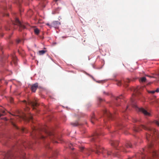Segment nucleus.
<instances>
[{
  "instance_id": "nucleus-1",
  "label": "nucleus",
  "mask_w": 159,
  "mask_h": 159,
  "mask_svg": "<svg viewBox=\"0 0 159 159\" xmlns=\"http://www.w3.org/2000/svg\"><path fill=\"white\" fill-rule=\"evenodd\" d=\"M142 129L148 130L149 131V133L146 135V138L148 140H149L150 137H152V135L150 134V133H151V134H152L153 135L156 132V130L155 129L148 127L143 125H141L139 127L135 128L134 129V130L136 132H138L141 130Z\"/></svg>"
},
{
  "instance_id": "nucleus-2",
  "label": "nucleus",
  "mask_w": 159,
  "mask_h": 159,
  "mask_svg": "<svg viewBox=\"0 0 159 159\" xmlns=\"http://www.w3.org/2000/svg\"><path fill=\"white\" fill-rule=\"evenodd\" d=\"M95 148L96 149L95 152L96 153H98V152L103 153H107L108 156L110 155L111 154H112L114 156H117V155H115V154L112 153L111 151H108L107 150H104L102 147L99 146V145H95Z\"/></svg>"
},
{
  "instance_id": "nucleus-3",
  "label": "nucleus",
  "mask_w": 159,
  "mask_h": 159,
  "mask_svg": "<svg viewBox=\"0 0 159 159\" xmlns=\"http://www.w3.org/2000/svg\"><path fill=\"white\" fill-rule=\"evenodd\" d=\"M33 131L31 133V135L32 137L34 138L35 136L36 137L40 138L42 139H44L45 137L43 135H42L40 133V130L39 129L38 130H37V129L35 127H34L33 128Z\"/></svg>"
},
{
  "instance_id": "nucleus-4",
  "label": "nucleus",
  "mask_w": 159,
  "mask_h": 159,
  "mask_svg": "<svg viewBox=\"0 0 159 159\" xmlns=\"http://www.w3.org/2000/svg\"><path fill=\"white\" fill-rule=\"evenodd\" d=\"M131 102L132 106L134 107L137 108L138 109V111L142 112L145 116H150V113L148 112L146 110L142 108H139L137 107V106L134 104V100L133 99H131Z\"/></svg>"
},
{
  "instance_id": "nucleus-5",
  "label": "nucleus",
  "mask_w": 159,
  "mask_h": 159,
  "mask_svg": "<svg viewBox=\"0 0 159 159\" xmlns=\"http://www.w3.org/2000/svg\"><path fill=\"white\" fill-rule=\"evenodd\" d=\"M23 102L26 104H28V105H30L33 108V110H35L37 111V110L36 109V107L38 106L39 104L36 101L34 102L29 100L28 101V102H27L25 100H24Z\"/></svg>"
},
{
  "instance_id": "nucleus-6",
  "label": "nucleus",
  "mask_w": 159,
  "mask_h": 159,
  "mask_svg": "<svg viewBox=\"0 0 159 159\" xmlns=\"http://www.w3.org/2000/svg\"><path fill=\"white\" fill-rule=\"evenodd\" d=\"M12 23L14 25H16L19 27V30L21 31L23 29L25 28V26L20 22L18 18H16L15 21L12 22Z\"/></svg>"
},
{
  "instance_id": "nucleus-7",
  "label": "nucleus",
  "mask_w": 159,
  "mask_h": 159,
  "mask_svg": "<svg viewBox=\"0 0 159 159\" xmlns=\"http://www.w3.org/2000/svg\"><path fill=\"white\" fill-rule=\"evenodd\" d=\"M43 131L44 133L47 135L49 136L50 139H53L54 136V134L52 132H51L50 131L47 130L46 129H44Z\"/></svg>"
},
{
  "instance_id": "nucleus-8",
  "label": "nucleus",
  "mask_w": 159,
  "mask_h": 159,
  "mask_svg": "<svg viewBox=\"0 0 159 159\" xmlns=\"http://www.w3.org/2000/svg\"><path fill=\"white\" fill-rule=\"evenodd\" d=\"M103 112L105 116H106L107 117L111 119L112 118L113 115L108 111L107 109H105L104 110Z\"/></svg>"
},
{
  "instance_id": "nucleus-9",
  "label": "nucleus",
  "mask_w": 159,
  "mask_h": 159,
  "mask_svg": "<svg viewBox=\"0 0 159 159\" xmlns=\"http://www.w3.org/2000/svg\"><path fill=\"white\" fill-rule=\"evenodd\" d=\"M21 118L23 120L28 121L32 120L33 119V116L31 114L29 116H27L26 115L24 114L21 116Z\"/></svg>"
},
{
  "instance_id": "nucleus-10",
  "label": "nucleus",
  "mask_w": 159,
  "mask_h": 159,
  "mask_svg": "<svg viewBox=\"0 0 159 159\" xmlns=\"http://www.w3.org/2000/svg\"><path fill=\"white\" fill-rule=\"evenodd\" d=\"M10 57L12 59V61L13 62V63L15 64V65H16L17 64V58L16 56V55L14 54V53H13L11 54Z\"/></svg>"
},
{
  "instance_id": "nucleus-11",
  "label": "nucleus",
  "mask_w": 159,
  "mask_h": 159,
  "mask_svg": "<svg viewBox=\"0 0 159 159\" xmlns=\"http://www.w3.org/2000/svg\"><path fill=\"white\" fill-rule=\"evenodd\" d=\"M38 84L37 83H36L33 85H32L31 87V90L33 92H35L36 90L38 88Z\"/></svg>"
},
{
  "instance_id": "nucleus-12",
  "label": "nucleus",
  "mask_w": 159,
  "mask_h": 159,
  "mask_svg": "<svg viewBox=\"0 0 159 159\" xmlns=\"http://www.w3.org/2000/svg\"><path fill=\"white\" fill-rule=\"evenodd\" d=\"M99 137V134L97 133H94L91 137V139L92 141H94L95 139H97Z\"/></svg>"
},
{
  "instance_id": "nucleus-13",
  "label": "nucleus",
  "mask_w": 159,
  "mask_h": 159,
  "mask_svg": "<svg viewBox=\"0 0 159 159\" xmlns=\"http://www.w3.org/2000/svg\"><path fill=\"white\" fill-rule=\"evenodd\" d=\"M40 2L39 5L42 7L43 8H44L45 7L46 4L47 3L46 0H40Z\"/></svg>"
},
{
  "instance_id": "nucleus-14",
  "label": "nucleus",
  "mask_w": 159,
  "mask_h": 159,
  "mask_svg": "<svg viewBox=\"0 0 159 159\" xmlns=\"http://www.w3.org/2000/svg\"><path fill=\"white\" fill-rule=\"evenodd\" d=\"M59 24H60L58 21H55L53 22L52 23L51 26L56 28L58 27Z\"/></svg>"
},
{
  "instance_id": "nucleus-15",
  "label": "nucleus",
  "mask_w": 159,
  "mask_h": 159,
  "mask_svg": "<svg viewBox=\"0 0 159 159\" xmlns=\"http://www.w3.org/2000/svg\"><path fill=\"white\" fill-rule=\"evenodd\" d=\"M111 144L112 146H114L116 148V147L118 145V141H111Z\"/></svg>"
},
{
  "instance_id": "nucleus-16",
  "label": "nucleus",
  "mask_w": 159,
  "mask_h": 159,
  "mask_svg": "<svg viewBox=\"0 0 159 159\" xmlns=\"http://www.w3.org/2000/svg\"><path fill=\"white\" fill-rule=\"evenodd\" d=\"M47 52L46 50H40L38 52V54L39 55H42L44 54Z\"/></svg>"
},
{
  "instance_id": "nucleus-17",
  "label": "nucleus",
  "mask_w": 159,
  "mask_h": 159,
  "mask_svg": "<svg viewBox=\"0 0 159 159\" xmlns=\"http://www.w3.org/2000/svg\"><path fill=\"white\" fill-rule=\"evenodd\" d=\"M146 79L145 77H143L141 78L140 80L139 81L141 83H144L146 81Z\"/></svg>"
},
{
  "instance_id": "nucleus-18",
  "label": "nucleus",
  "mask_w": 159,
  "mask_h": 159,
  "mask_svg": "<svg viewBox=\"0 0 159 159\" xmlns=\"http://www.w3.org/2000/svg\"><path fill=\"white\" fill-rule=\"evenodd\" d=\"M134 91L135 93L134 94V95L137 96V95L139 93V92L138 88H137L136 89H135Z\"/></svg>"
},
{
  "instance_id": "nucleus-19",
  "label": "nucleus",
  "mask_w": 159,
  "mask_h": 159,
  "mask_svg": "<svg viewBox=\"0 0 159 159\" xmlns=\"http://www.w3.org/2000/svg\"><path fill=\"white\" fill-rule=\"evenodd\" d=\"M34 32L36 34L38 35L39 33V30L38 28H35L34 29Z\"/></svg>"
},
{
  "instance_id": "nucleus-20",
  "label": "nucleus",
  "mask_w": 159,
  "mask_h": 159,
  "mask_svg": "<svg viewBox=\"0 0 159 159\" xmlns=\"http://www.w3.org/2000/svg\"><path fill=\"white\" fill-rule=\"evenodd\" d=\"M130 80L128 79H126L125 80V86L126 87H127L128 86V85L127 84V83H129L130 82Z\"/></svg>"
},
{
  "instance_id": "nucleus-21",
  "label": "nucleus",
  "mask_w": 159,
  "mask_h": 159,
  "mask_svg": "<svg viewBox=\"0 0 159 159\" xmlns=\"http://www.w3.org/2000/svg\"><path fill=\"white\" fill-rule=\"evenodd\" d=\"M6 114V112L5 111L2 110V113H0V117L2 116L5 115Z\"/></svg>"
},
{
  "instance_id": "nucleus-22",
  "label": "nucleus",
  "mask_w": 159,
  "mask_h": 159,
  "mask_svg": "<svg viewBox=\"0 0 159 159\" xmlns=\"http://www.w3.org/2000/svg\"><path fill=\"white\" fill-rule=\"evenodd\" d=\"M71 124L73 126H76L78 125V123L76 122L74 123H71Z\"/></svg>"
},
{
  "instance_id": "nucleus-23",
  "label": "nucleus",
  "mask_w": 159,
  "mask_h": 159,
  "mask_svg": "<svg viewBox=\"0 0 159 159\" xmlns=\"http://www.w3.org/2000/svg\"><path fill=\"white\" fill-rule=\"evenodd\" d=\"M126 146L127 148H131L132 147V145L130 143H127L126 145Z\"/></svg>"
},
{
  "instance_id": "nucleus-24",
  "label": "nucleus",
  "mask_w": 159,
  "mask_h": 159,
  "mask_svg": "<svg viewBox=\"0 0 159 159\" xmlns=\"http://www.w3.org/2000/svg\"><path fill=\"white\" fill-rule=\"evenodd\" d=\"M116 84L118 86H120L121 84V82L120 81H116Z\"/></svg>"
},
{
  "instance_id": "nucleus-25",
  "label": "nucleus",
  "mask_w": 159,
  "mask_h": 159,
  "mask_svg": "<svg viewBox=\"0 0 159 159\" xmlns=\"http://www.w3.org/2000/svg\"><path fill=\"white\" fill-rule=\"evenodd\" d=\"M60 9L59 8H57L55 10V12L54 13H59V11L60 10Z\"/></svg>"
},
{
  "instance_id": "nucleus-26",
  "label": "nucleus",
  "mask_w": 159,
  "mask_h": 159,
  "mask_svg": "<svg viewBox=\"0 0 159 159\" xmlns=\"http://www.w3.org/2000/svg\"><path fill=\"white\" fill-rule=\"evenodd\" d=\"M20 130L22 132H26V129H25L24 128H22L21 129H20Z\"/></svg>"
},
{
  "instance_id": "nucleus-27",
  "label": "nucleus",
  "mask_w": 159,
  "mask_h": 159,
  "mask_svg": "<svg viewBox=\"0 0 159 159\" xmlns=\"http://www.w3.org/2000/svg\"><path fill=\"white\" fill-rule=\"evenodd\" d=\"M123 98V96L122 95H120L119 97H116V99L117 100H118L119 99L122 98Z\"/></svg>"
},
{
  "instance_id": "nucleus-28",
  "label": "nucleus",
  "mask_w": 159,
  "mask_h": 159,
  "mask_svg": "<svg viewBox=\"0 0 159 159\" xmlns=\"http://www.w3.org/2000/svg\"><path fill=\"white\" fill-rule=\"evenodd\" d=\"M148 92L149 93H152V94H154L155 93V91L154 90L153 91H148Z\"/></svg>"
},
{
  "instance_id": "nucleus-29",
  "label": "nucleus",
  "mask_w": 159,
  "mask_h": 159,
  "mask_svg": "<svg viewBox=\"0 0 159 159\" xmlns=\"http://www.w3.org/2000/svg\"><path fill=\"white\" fill-rule=\"evenodd\" d=\"M12 124L13 125V126L15 127L16 129H19V128L16 125L13 123H12Z\"/></svg>"
},
{
  "instance_id": "nucleus-30",
  "label": "nucleus",
  "mask_w": 159,
  "mask_h": 159,
  "mask_svg": "<svg viewBox=\"0 0 159 159\" xmlns=\"http://www.w3.org/2000/svg\"><path fill=\"white\" fill-rule=\"evenodd\" d=\"M154 123L159 126V122L157 120H155L154 121Z\"/></svg>"
},
{
  "instance_id": "nucleus-31",
  "label": "nucleus",
  "mask_w": 159,
  "mask_h": 159,
  "mask_svg": "<svg viewBox=\"0 0 159 159\" xmlns=\"http://www.w3.org/2000/svg\"><path fill=\"white\" fill-rule=\"evenodd\" d=\"M102 92L104 95H107L108 94V93L104 91H103Z\"/></svg>"
},
{
  "instance_id": "nucleus-32",
  "label": "nucleus",
  "mask_w": 159,
  "mask_h": 159,
  "mask_svg": "<svg viewBox=\"0 0 159 159\" xmlns=\"http://www.w3.org/2000/svg\"><path fill=\"white\" fill-rule=\"evenodd\" d=\"M98 99L99 102H101V101H102L103 100V99H102V98L100 97L98 98Z\"/></svg>"
},
{
  "instance_id": "nucleus-33",
  "label": "nucleus",
  "mask_w": 159,
  "mask_h": 159,
  "mask_svg": "<svg viewBox=\"0 0 159 159\" xmlns=\"http://www.w3.org/2000/svg\"><path fill=\"white\" fill-rule=\"evenodd\" d=\"M152 143H150L149 145V148H151L152 147Z\"/></svg>"
},
{
  "instance_id": "nucleus-34",
  "label": "nucleus",
  "mask_w": 159,
  "mask_h": 159,
  "mask_svg": "<svg viewBox=\"0 0 159 159\" xmlns=\"http://www.w3.org/2000/svg\"><path fill=\"white\" fill-rule=\"evenodd\" d=\"M157 153L156 152H153V156H157Z\"/></svg>"
},
{
  "instance_id": "nucleus-35",
  "label": "nucleus",
  "mask_w": 159,
  "mask_h": 159,
  "mask_svg": "<svg viewBox=\"0 0 159 159\" xmlns=\"http://www.w3.org/2000/svg\"><path fill=\"white\" fill-rule=\"evenodd\" d=\"M155 92H157V93L159 92V89L157 88V89L156 90H155Z\"/></svg>"
},
{
  "instance_id": "nucleus-36",
  "label": "nucleus",
  "mask_w": 159,
  "mask_h": 159,
  "mask_svg": "<svg viewBox=\"0 0 159 159\" xmlns=\"http://www.w3.org/2000/svg\"><path fill=\"white\" fill-rule=\"evenodd\" d=\"M13 101V99L12 98H10V101L11 103Z\"/></svg>"
},
{
  "instance_id": "nucleus-37",
  "label": "nucleus",
  "mask_w": 159,
  "mask_h": 159,
  "mask_svg": "<svg viewBox=\"0 0 159 159\" xmlns=\"http://www.w3.org/2000/svg\"><path fill=\"white\" fill-rule=\"evenodd\" d=\"M21 41V40L20 39H18L17 40V43H19Z\"/></svg>"
},
{
  "instance_id": "nucleus-38",
  "label": "nucleus",
  "mask_w": 159,
  "mask_h": 159,
  "mask_svg": "<svg viewBox=\"0 0 159 159\" xmlns=\"http://www.w3.org/2000/svg\"><path fill=\"white\" fill-rule=\"evenodd\" d=\"M157 78L159 80V73L158 74H157Z\"/></svg>"
},
{
  "instance_id": "nucleus-39",
  "label": "nucleus",
  "mask_w": 159,
  "mask_h": 159,
  "mask_svg": "<svg viewBox=\"0 0 159 159\" xmlns=\"http://www.w3.org/2000/svg\"><path fill=\"white\" fill-rule=\"evenodd\" d=\"M5 29H6V30H9L10 29L9 28H8V27H5Z\"/></svg>"
},
{
  "instance_id": "nucleus-40",
  "label": "nucleus",
  "mask_w": 159,
  "mask_h": 159,
  "mask_svg": "<svg viewBox=\"0 0 159 159\" xmlns=\"http://www.w3.org/2000/svg\"><path fill=\"white\" fill-rule=\"evenodd\" d=\"M138 120L136 119H134L133 120L134 122H136Z\"/></svg>"
},
{
  "instance_id": "nucleus-41",
  "label": "nucleus",
  "mask_w": 159,
  "mask_h": 159,
  "mask_svg": "<svg viewBox=\"0 0 159 159\" xmlns=\"http://www.w3.org/2000/svg\"><path fill=\"white\" fill-rule=\"evenodd\" d=\"M120 150L121 151H123V152H125V151L124 149L123 148H121L120 149Z\"/></svg>"
},
{
  "instance_id": "nucleus-42",
  "label": "nucleus",
  "mask_w": 159,
  "mask_h": 159,
  "mask_svg": "<svg viewBox=\"0 0 159 159\" xmlns=\"http://www.w3.org/2000/svg\"><path fill=\"white\" fill-rule=\"evenodd\" d=\"M71 145H72V144H71V143H70V145H69V147H70V148H71V149H73V148H71Z\"/></svg>"
},
{
  "instance_id": "nucleus-43",
  "label": "nucleus",
  "mask_w": 159,
  "mask_h": 159,
  "mask_svg": "<svg viewBox=\"0 0 159 159\" xmlns=\"http://www.w3.org/2000/svg\"><path fill=\"white\" fill-rule=\"evenodd\" d=\"M84 148L83 147H81L80 148V150L81 151H82L83 150Z\"/></svg>"
},
{
  "instance_id": "nucleus-44",
  "label": "nucleus",
  "mask_w": 159,
  "mask_h": 159,
  "mask_svg": "<svg viewBox=\"0 0 159 159\" xmlns=\"http://www.w3.org/2000/svg\"><path fill=\"white\" fill-rule=\"evenodd\" d=\"M92 123H93V120H92L91 121H90Z\"/></svg>"
},
{
  "instance_id": "nucleus-45",
  "label": "nucleus",
  "mask_w": 159,
  "mask_h": 159,
  "mask_svg": "<svg viewBox=\"0 0 159 159\" xmlns=\"http://www.w3.org/2000/svg\"><path fill=\"white\" fill-rule=\"evenodd\" d=\"M58 0H54V2H57Z\"/></svg>"
},
{
  "instance_id": "nucleus-46",
  "label": "nucleus",
  "mask_w": 159,
  "mask_h": 159,
  "mask_svg": "<svg viewBox=\"0 0 159 159\" xmlns=\"http://www.w3.org/2000/svg\"><path fill=\"white\" fill-rule=\"evenodd\" d=\"M0 50H1V51H2V48H0Z\"/></svg>"
},
{
  "instance_id": "nucleus-47",
  "label": "nucleus",
  "mask_w": 159,
  "mask_h": 159,
  "mask_svg": "<svg viewBox=\"0 0 159 159\" xmlns=\"http://www.w3.org/2000/svg\"><path fill=\"white\" fill-rule=\"evenodd\" d=\"M90 151H93L94 150H93V149H92V150H91V149H90Z\"/></svg>"
},
{
  "instance_id": "nucleus-48",
  "label": "nucleus",
  "mask_w": 159,
  "mask_h": 159,
  "mask_svg": "<svg viewBox=\"0 0 159 159\" xmlns=\"http://www.w3.org/2000/svg\"><path fill=\"white\" fill-rule=\"evenodd\" d=\"M10 63H11V65H12V62H11Z\"/></svg>"
},
{
  "instance_id": "nucleus-49",
  "label": "nucleus",
  "mask_w": 159,
  "mask_h": 159,
  "mask_svg": "<svg viewBox=\"0 0 159 159\" xmlns=\"http://www.w3.org/2000/svg\"><path fill=\"white\" fill-rule=\"evenodd\" d=\"M93 118H94V117L93 116L92 117V119H93Z\"/></svg>"
},
{
  "instance_id": "nucleus-50",
  "label": "nucleus",
  "mask_w": 159,
  "mask_h": 159,
  "mask_svg": "<svg viewBox=\"0 0 159 159\" xmlns=\"http://www.w3.org/2000/svg\"><path fill=\"white\" fill-rule=\"evenodd\" d=\"M23 159H25V157H24L23 158Z\"/></svg>"
},
{
  "instance_id": "nucleus-51",
  "label": "nucleus",
  "mask_w": 159,
  "mask_h": 159,
  "mask_svg": "<svg viewBox=\"0 0 159 159\" xmlns=\"http://www.w3.org/2000/svg\"><path fill=\"white\" fill-rule=\"evenodd\" d=\"M104 122H105V123L106 124V121L105 120H104Z\"/></svg>"
},
{
  "instance_id": "nucleus-52",
  "label": "nucleus",
  "mask_w": 159,
  "mask_h": 159,
  "mask_svg": "<svg viewBox=\"0 0 159 159\" xmlns=\"http://www.w3.org/2000/svg\"><path fill=\"white\" fill-rule=\"evenodd\" d=\"M7 16H8V14H7Z\"/></svg>"
},
{
  "instance_id": "nucleus-53",
  "label": "nucleus",
  "mask_w": 159,
  "mask_h": 159,
  "mask_svg": "<svg viewBox=\"0 0 159 159\" xmlns=\"http://www.w3.org/2000/svg\"><path fill=\"white\" fill-rule=\"evenodd\" d=\"M2 36H3V35H2Z\"/></svg>"
},
{
  "instance_id": "nucleus-54",
  "label": "nucleus",
  "mask_w": 159,
  "mask_h": 159,
  "mask_svg": "<svg viewBox=\"0 0 159 159\" xmlns=\"http://www.w3.org/2000/svg\"><path fill=\"white\" fill-rule=\"evenodd\" d=\"M118 105H118L117 104V106H118Z\"/></svg>"
},
{
  "instance_id": "nucleus-55",
  "label": "nucleus",
  "mask_w": 159,
  "mask_h": 159,
  "mask_svg": "<svg viewBox=\"0 0 159 159\" xmlns=\"http://www.w3.org/2000/svg\"><path fill=\"white\" fill-rule=\"evenodd\" d=\"M128 107L127 106V107L126 108H127Z\"/></svg>"
}]
</instances>
